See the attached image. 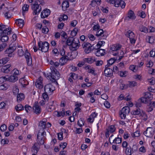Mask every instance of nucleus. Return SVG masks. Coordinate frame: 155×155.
I'll return each mask as SVG.
<instances>
[{
    "label": "nucleus",
    "instance_id": "864d4df0",
    "mask_svg": "<svg viewBox=\"0 0 155 155\" xmlns=\"http://www.w3.org/2000/svg\"><path fill=\"white\" fill-rule=\"evenodd\" d=\"M47 93H48L45 92L44 93L42 94V97L43 98L45 101L46 100L48 101V94H47Z\"/></svg>",
    "mask_w": 155,
    "mask_h": 155
},
{
    "label": "nucleus",
    "instance_id": "c85d7f7f",
    "mask_svg": "<svg viewBox=\"0 0 155 155\" xmlns=\"http://www.w3.org/2000/svg\"><path fill=\"white\" fill-rule=\"evenodd\" d=\"M7 81H8L11 82H15L18 80V77L15 75H13L10 76L8 78H7Z\"/></svg>",
    "mask_w": 155,
    "mask_h": 155
},
{
    "label": "nucleus",
    "instance_id": "1a4fd4ad",
    "mask_svg": "<svg viewBox=\"0 0 155 155\" xmlns=\"http://www.w3.org/2000/svg\"><path fill=\"white\" fill-rule=\"evenodd\" d=\"M143 134L147 137H151L154 134V130L153 128L148 127Z\"/></svg>",
    "mask_w": 155,
    "mask_h": 155
},
{
    "label": "nucleus",
    "instance_id": "e2e57ef3",
    "mask_svg": "<svg viewBox=\"0 0 155 155\" xmlns=\"http://www.w3.org/2000/svg\"><path fill=\"white\" fill-rule=\"evenodd\" d=\"M48 31V29L46 27H45V28H42V32L43 33L47 34Z\"/></svg>",
    "mask_w": 155,
    "mask_h": 155
},
{
    "label": "nucleus",
    "instance_id": "72a5a7b5",
    "mask_svg": "<svg viewBox=\"0 0 155 155\" xmlns=\"http://www.w3.org/2000/svg\"><path fill=\"white\" fill-rule=\"evenodd\" d=\"M125 35L127 36V37L129 38H131V37L133 38L135 36L134 33L130 30L128 31Z\"/></svg>",
    "mask_w": 155,
    "mask_h": 155
},
{
    "label": "nucleus",
    "instance_id": "6e6552de",
    "mask_svg": "<svg viewBox=\"0 0 155 155\" xmlns=\"http://www.w3.org/2000/svg\"><path fill=\"white\" fill-rule=\"evenodd\" d=\"M12 30L10 29V30L8 31V32H6V34H2L1 35H0V40L3 42L5 43L8 41V35H10L11 33Z\"/></svg>",
    "mask_w": 155,
    "mask_h": 155
},
{
    "label": "nucleus",
    "instance_id": "052dcab7",
    "mask_svg": "<svg viewBox=\"0 0 155 155\" xmlns=\"http://www.w3.org/2000/svg\"><path fill=\"white\" fill-rule=\"evenodd\" d=\"M104 104L105 107L107 108H109L110 106V103L108 101H106L104 102Z\"/></svg>",
    "mask_w": 155,
    "mask_h": 155
},
{
    "label": "nucleus",
    "instance_id": "cd10ccee",
    "mask_svg": "<svg viewBox=\"0 0 155 155\" xmlns=\"http://www.w3.org/2000/svg\"><path fill=\"white\" fill-rule=\"evenodd\" d=\"M69 58L68 55H65L61 57L60 59V63L61 65H63L66 63V60H68Z\"/></svg>",
    "mask_w": 155,
    "mask_h": 155
},
{
    "label": "nucleus",
    "instance_id": "aec40b11",
    "mask_svg": "<svg viewBox=\"0 0 155 155\" xmlns=\"http://www.w3.org/2000/svg\"><path fill=\"white\" fill-rule=\"evenodd\" d=\"M105 32L103 31V29H99L97 31L96 34V35L97 37L101 36L104 37L103 39H106L107 36V35L104 34Z\"/></svg>",
    "mask_w": 155,
    "mask_h": 155
},
{
    "label": "nucleus",
    "instance_id": "c03bdc74",
    "mask_svg": "<svg viewBox=\"0 0 155 155\" xmlns=\"http://www.w3.org/2000/svg\"><path fill=\"white\" fill-rule=\"evenodd\" d=\"M117 59L112 58L108 61V63L110 65H112L116 61Z\"/></svg>",
    "mask_w": 155,
    "mask_h": 155
},
{
    "label": "nucleus",
    "instance_id": "de8ad7c7",
    "mask_svg": "<svg viewBox=\"0 0 155 155\" xmlns=\"http://www.w3.org/2000/svg\"><path fill=\"white\" fill-rule=\"evenodd\" d=\"M127 71H121L120 72V73L119 74L121 77H125L127 76Z\"/></svg>",
    "mask_w": 155,
    "mask_h": 155
},
{
    "label": "nucleus",
    "instance_id": "2f4dec72",
    "mask_svg": "<svg viewBox=\"0 0 155 155\" xmlns=\"http://www.w3.org/2000/svg\"><path fill=\"white\" fill-rule=\"evenodd\" d=\"M24 20L21 19H19L16 20V23L20 27H22L24 25Z\"/></svg>",
    "mask_w": 155,
    "mask_h": 155
},
{
    "label": "nucleus",
    "instance_id": "39448f33",
    "mask_svg": "<svg viewBox=\"0 0 155 155\" xmlns=\"http://www.w3.org/2000/svg\"><path fill=\"white\" fill-rule=\"evenodd\" d=\"M46 136V132L43 130L42 132H40V130L38 132L37 135L38 143L40 145H42L44 144V138Z\"/></svg>",
    "mask_w": 155,
    "mask_h": 155
},
{
    "label": "nucleus",
    "instance_id": "603ef678",
    "mask_svg": "<svg viewBox=\"0 0 155 155\" xmlns=\"http://www.w3.org/2000/svg\"><path fill=\"white\" fill-rule=\"evenodd\" d=\"M39 125L43 129L46 127V123L45 121H41L40 122Z\"/></svg>",
    "mask_w": 155,
    "mask_h": 155
},
{
    "label": "nucleus",
    "instance_id": "6ab92c4d",
    "mask_svg": "<svg viewBox=\"0 0 155 155\" xmlns=\"http://www.w3.org/2000/svg\"><path fill=\"white\" fill-rule=\"evenodd\" d=\"M113 71L110 68L105 69L104 71V74L106 76L110 77L113 76Z\"/></svg>",
    "mask_w": 155,
    "mask_h": 155
},
{
    "label": "nucleus",
    "instance_id": "49530a36",
    "mask_svg": "<svg viewBox=\"0 0 155 155\" xmlns=\"http://www.w3.org/2000/svg\"><path fill=\"white\" fill-rule=\"evenodd\" d=\"M70 77L74 80H75L78 78V75L74 73H71L70 74Z\"/></svg>",
    "mask_w": 155,
    "mask_h": 155
},
{
    "label": "nucleus",
    "instance_id": "ea45409f",
    "mask_svg": "<svg viewBox=\"0 0 155 155\" xmlns=\"http://www.w3.org/2000/svg\"><path fill=\"white\" fill-rule=\"evenodd\" d=\"M19 92V89L17 86L14 87L13 88V92L14 94L15 95H17Z\"/></svg>",
    "mask_w": 155,
    "mask_h": 155
},
{
    "label": "nucleus",
    "instance_id": "774afa93",
    "mask_svg": "<svg viewBox=\"0 0 155 155\" xmlns=\"http://www.w3.org/2000/svg\"><path fill=\"white\" fill-rule=\"evenodd\" d=\"M149 82L151 85H153L155 84V79L153 78H151L149 80Z\"/></svg>",
    "mask_w": 155,
    "mask_h": 155
},
{
    "label": "nucleus",
    "instance_id": "8fccbe9b",
    "mask_svg": "<svg viewBox=\"0 0 155 155\" xmlns=\"http://www.w3.org/2000/svg\"><path fill=\"white\" fill-rule=\"evenodd\" d=\"M129 87H132L135 86L137 84V83L135 81L129 82Z\"/></svg>",
    "mask_w": 155,
    "mask_h": 155
},
{
    "label": "nucleus",
    "instance_id": "7ed1b4c3",
    "mask_svg": "<svg viewBox=\"0 0 155 155\" xmlns=\"http://www.w3.org/2000/svg\"><path fill=\"white\" fill-rule=\"evenodd\" d=\"M38 50L44 52H47L48 50L49 44L47 41H39L38 43Z\"/></svg>",
    "mask_w": 155,
    "mask_h": 155
},
{
    "label": "nucleus",
    "instance_id": "7c9ffc66",
    "mask_svg": "<svg viewBox=\"0 0 155 155\" xmlns=\"http://www.w3.org/2000/svg\"><path fill=\"white\" fill-rule=\"evenodd\" d=\"M20 83L24 87L27 85L28 84V82L24 78H21L19 80Z\"/></svg>",
    "mask_w": 155,
    "mask_h": 155
},
{
    "label": "nucleus",
    "instance_id": "bf43d9fd",
    "mask_svg": "<svg viewBox=\"0 0 155 155\" xmlns=\"http://www.w3.org/2000/svg\"><path fill=\"white\" fill-rule=\"evenodd\" d=\"M29 5L27 4H25L22 7L23 12L28 11V9Z\"/></svg>",
    "mask_w": 155,
    "mask_h": 155
},
{
    "label": "nucleus",
    "instance_id": "9d476101",
    "mask_svg": "<svg viewBox=\"0 0 155 155\" xmlns=\"http://www.w3.org/2000/svg\"><path fill=\"white\" fill-rule=\"evenodd\" d=\"M55 90V87L51 84H46L44 87V90L45 92L48 93L51 92H53Z\"/></svg>",
    "mask_w": 155,
    "mask_h": 155
},
{
    "label": "nucleus",
    "instance_id": "2eb2a0df",
    "mask_svg": "<svg viewBox=\"0 0 155 155\" xmlns=\"http://www.w3.org/2000/svg\"><path fill=\"white\" fill-rule=\"evenodd\" d=\"M126 5V4L123 0V2H121V0H115L114 3V6L116 7H119L120 5L122 8H125Z\"/></svg>",
    "mask_w": 155,
    "mask_h": 155
},
{
    "label": "nucleus",
    "instance_id": "423d86ee",
    "mask_svg": "<svg viewBox=\"0 0 155 155\" xmlns=\"http://www.w3.org/2000/svg\"><path fill=\"white\" fill-rule=\"evenodd\" d=\"M80 46V42L79 40L77 38H73V40L70 47V49L73 51L76 50L78 49Z\"/></svg>",
    "mask_w": 155,
    "mask_h": 155
},
{
    "label": "nucleus",
    "instance_id": "4d7b16f0",
    "mask_svg": "<svg viewBox=\"0 0 155 155\" xmlns=\"http://www.w3.org/2000/svg\"><path fill=\"white\" fill-rule=\"evenodd\" d=\"M7 129V126L5 124L1 125V127L0 130L2 132H4Z\"/></svg>",
    "mask_w": 155,
    "mask_h": 155
},
{
    "label": "nucleus",
    "instance_id": "9b49d317",
    "mask_svg": "<svg viewBox=\"0 0 155 155\" xmlns=\"http://www.w3.org/2000/svg\"><path fill=\"white\" fill-rule=\"evenodd\" d=\"M91 44L88 42H84L82 45L83 48L84 49V52L86 54H88L91 52L90 45Z\"/></svg>",
    "mask_w": 155,
    "mask_h": 155
},
{
    "label": "nucleus",
    "instance_id": "a211bd4d",
    "mask_svg": "<svg viewBox=\"0 0 155 155\" xmlns=\"http://www.w3.org/2000/svg\"><path fill=\"white\" fill-rule=\"evenodd\" d=\"M42 78L40 77L35 82L36 86L39 89H41L43 87L42 83Z\"/></svg>",
    "mask_w": 155,
    "mask_h": 155
},
{
    "label": "nucleus",
    "instance_id": "4c0bfd02",
    "mask_svg": "<svg viewBox=\"0 0 155 155\" xmlns=\"http://www.w3.org/2000/svg\"><path fill=\"white\" fill-rule=\"evenodd\" d=\"M9 86L6 84L4 83L0 86V90H7L8 87Z\"/></svg>",
    "mask_w": 155,
    "mask_h": 155
},
{
    "label": "nucleus",
    "instance_id": "13d9d810",
    "mask_svg": "<svg viewBox=\"0 0 155 155\" xmlns=\"http://www.w3.org/2000/svg\"><path fill=\"white\" fill-rule=\"evenodd\" d=\"M25 110L27 112H28V110L30 111L31 109V107L28 105H26L25 107Z\"/></svg>",
    "mask_w": 155,
    "mask_h": 155
},
{
    "label": "nucleus",
    "instance_id": "680f3d73",
    "mask_svg": "<svg viewBox=\"0 0 155 155\" xmlns=\"http://www.w3.org/2000/svg\"><path fill=\"white\" fill-rule=\"evenodd\" d=\"M6 81H7V78L5 77H0V83H2Z\"/></svg>",
    "mask_w": 155,
    "mask_h": 155
},
{
    "label": "nucleus",
    "instance_id": "3c124183",
    "mask_svg": "<svg viewBox=\"0 0 155 155\" xmlns=\"http://www.w3.org/2000/svg\"><path fill=\"white\" fill-rule=\"evenodd\" d=\"M58 116L60 117L61 116H64L65 114V112L64 109H63L62 110L61 112L57 111Z\"/></svg>",
    "mask_w": 155,
    "mask_h": 155
},
{
    "label": "nucleus",
    "instance_id": "c756f323",
    "mask_svg": "<svg viewBox=\"0 0 155 155\" xmlns=\"http://www.w3.org/2000/svg\"><path fill=\"white\" fill-rule=\"evenodd\" d=\"M144 97L149 102L153 98L152 94H151L150 92H147L145 93Z\"/></svg>",
    "mask_w": 155,
    "mask_h": 155
},
{
    "label": "nucleus",
    "instance_id": "a878e982",
    "mask_svg": "<svg viewBox=\"0 0 155 155\" xmlns=\"http://www.w3.org/2000/svg\"><path fill=\"white\" fill-rule=\"evenodd\" d=\"M83 61L84 63L87 62L89 64H91L96 61L94 57H91L90 58H85L83 59Z\"/></svg>",
    "mask_w": 155,
    "mask_h": 155
},
{
    "label": "nucleus",
    "instance_id": "20e7f679",
    "mask_svg": "<svg viewBox=\"0 0 155 155\" xmlns=\"http://www.w3.org/2000/svg\"><path fill=\"white\" fill-rule=\"evenodd\" d=\"M16 47L15 44L13 42L9 45V48L6 49L5 51V54H7L8 57H12L14 56L13 52L16 49Z\"/></svg>",
    "mask_w": 155,
    "mask_h": 155
},
{
    "label": "nucleus",
    "instance_id": "412c9836",
    "mask_svg": "<svg viewBox=\"0 0 155 155\" xmlns=\"http://www.w3.org/2000/svg\"><path fill=\"white\" fill-rule=\"evenodd\" d=\"M149 104L148 105L147 110L149 112L152 111L153 108L155 107V101L151 102H149Z\"/></svg>",
    "mask_w": 155,
    "mask_h": 155
},
{
    "label": "nucleus",
    "instance_id": "58836bf2",
    "mask_svg": "<svg viewBox=\"0 0 155 155\" xmlns=\"http://www.w3.org/2000/svg\"><path fill=\"white\" fill-rule=\"evenodd\" d=\"M24 95L23 94H20L18 95L17 96V100L21 101L22 100L24 99Z\"/></svg>",
    "mask_w": 155,
    "mask_h": 155
},
{
    "label": "nucleus",
    "instance_id": "bb28decb",
    "mask_svg": "<svg viewBox=\"0 0 155 155\" xmlns=\"http://www.w3.org/2000/svg\"><path fill=\"white\" fill-rule=\"evenodd\" d=\"M104 49H100V48H99L95 52V54L98 57H100L104 55Z\"/></svg>",
    "mask_w": 155,
    "mask_h": 155
},
{
    "label": "nucleus",
    "instance_id": "f257e3e1",
    "mask_svg": "<svg viewBox=\"0 0 155 155\" xmlns=\"http://www.w3.org/2000/svg\"><path fill=\"white\" fill-rule=\"evenodd\" d=\"M51 72L44 74L46 77H48L53 82H55L60 78V74L54 68L51 67Z\"/></svg>",
    "mask_w": 155,
    "mask_h": 155
},
{
    "label": "nucleus",
    "instance_id": "f704fd0d",
    "mask_svg": "<svg viewBox=\"0 0 155 155\" xmlns=\"http://www.w3.org/2000/svg\"><path fill=\"white\" fill-rule=\"evenodd\" d=\"M73 40V38L72 37H68L66 41V44L68 46H71L72 43V42Z\"/></svg>",
    "mask_w": 155,
    "mask_h": 155
},
{
    "label": "nucleus",
    "instance_id": "a19ab883",
    "mask_svg": "<svg viewBox=\"0 0 155 155\" xmlns=\"http://www.w3.org/2000/svg\"><path fill=\"white\" fill-rule=\"evenodd\" d=\"M78 29L76 28H74L71 33V35L72 37L75 36L77 33Z\"/></svg>",
    "mask_w": 155,
    "mask_h": 155
},
{
    "label": "nucleus",
    "instance_id": "393cba45",
    "mask_svg": "<svg viewBox=\"0 0 155 155\" xmlns=\"http://www.w3.org/2000/svg\"><path fill=\"white\" fill-rule=\"evenodd\" d=\"M10 67V65L9 64L3 66L1 70L4 73H8L10 71L9 69Z\"/></svg>",
    "mask_w": 155,
    "mask_h": 155
},
{
    "label": "nucleus",
    "instance_id": "c9c22d12",
    "mask_svg": "<svg viewBox=\"0 0 155 155\" xmlns=\"http://www.w3.org/2000/svg\"><path fill=\"white\" fill-rule=\"evenodd\" d=\"M139 30L141 32L146 33L148 32V29L143 25H140L139 28Z\"/></svg>",
    "mask_w": 155,
    "mask_h": 155
},
{
    "label": "nucleus",
    "instance_id": "f8f14e48",
    "mask_svg": "<svg viewBox=\"0 0 155 155\" xmlns=\"http://www.w3.org/2000/svg\"><path fill=\"white\" fill-rule=\"evenodd\" d=\"M25 56L28 65V66H30L32 64V63L31 57L30 53L28 52L27 50L25 51Z\"/></svg>",
    "mask_w": 155,
    "mask_h": 155
},
{
    "label": "nucleus",
    "instance_id": "e433bc0d",
    "mask_svg": "<svg viewBox=\"0 0 155 155\" xmlns=\"http://www.w3.org/2000/svg\"><path fill=\"white\" fill-rule=\"evenodd\" d=\"M69 7V3L68 1H65L63 2L62 7L63 8H64L66 9Z\"/></svg>",
    "mask_w": 155,
    "mask_h": 155
},
{
    "label": "nucleus",
    "instance_id": "b1692460",
    "mask_svg": "<svg viewBox=\"0 0 155 155\" xmlns=\"http://www.w3.org/2000/svg\"><path fill=\"white\" fill-rule=\"evenodd\" d=\"M38 144H39L37 143H35L31 148V151L32 152L35 153H37L39 150V149L38 147Z\"/></svg>",
    "mask_w": 155,
    "mask_h": 155
},
{
    "label": "nucleus",
    "instance_id": "338daca9",
    "mask_svg": "<svg viewBox=\"0 0 155 155\" xmlns=\"http://www.w3.org/2000/svg\"><path fill=\"white\" fill-rule=\"evenodd\" d=\"M100 26L99 25V24H97L95 25L93 27V30L95 31H97L100 29Z\"/></svg>",
    "mask_w": 155,
    "mask_h": 155
},
{
    "label": "nucleus",
    "instance_id": "a18cd8bd",
    "mask_svg": "<svg viewBox=\"0 0 155 155\" xmlns=\"http://www.w3.org/2000/svg\"><path fill=\"white\" fill-rule=\"evenodd\" d=\"M7 45L6 43H3L0 45V52L3 51L4 48L6 47Z\"/></svg>",
    "mask_w": 155,
    "mask_h": 155
},
{
    "label": "nucleus",
    "instance_id": "5fc2aeb1",
    "mask_svg": "<svg viewBox=\"0 0 155 155\" xmlns=\"http://www.w3.org/2000/svg\"><path fill=\"white\" fill-rule=\"evenodd\" d=\"M105 43V42L103 41H98L97 44L95 45L96 46H97V47L100 48L102 45Z\"/></svg>",
    "mask_w": 155,
    "mask_h": 155
},
{
    "label": "nucleus",
    "instance_id": "dca6fc26",
    "mask_svg": "<svg viewBox=\"0 0 155 155\" xmlns=\"http://www.w3.org/2000/svg\"><path fill=\"white\" fill-rule=\"evenodd\" d=\"M50 10L47 8H46L43 10L41 13V17L44 18L45 17H47L50 14Z\"/></svg>",
    "mask_w": 155,
    "mask_h": 155
},
{
    "label": "nucleus",
    "instance_id": "4468645a",
    "mask_svg": "<svg viewBox=\"0 0 155 155\" xmlns=\"http://www.w3.org/2000/svg\"><path fill=\"white\" fill-rule=\"evenodd\" d=\"M11 28H7L5 27V25H2V24H0V35H2V34H6V32H8Z\"/></svg>",
    "mask_w": 155,
    "mask_h": 155
},
{
    "label": "nucleus",
    "instance_id": "6e6d98bb",
    "mask_svg": "<svg viewBox=\"0 0 155 155\" xmlns=\"http://www.w3.org/2000/svg\"><path fill=\"white\" fill-rule=\"evenodd\" d=\"M136 66L133 65H131L129 67V69L130 70L134 72L137 71V69H136Z\"/></svg>",
    "mask_w": 155,
    "mask_h": 155
},
{
    "label": "nucleus",
    "instance_id": "5701e85b",
    "mask_svg": "<svg viewBox=\"0 0 155 155\" xmlns=\"http://www.w3.org/2000/svg\"><path fill=\"white\" fill-rule=\"evenodd\" d=\"M121 47V45L119 44H116L112 45L110 50L112 51H117L119 50Z\"/></svg>",
    "mask_w": 155,
    "mask_h": 155
},
{
    "label": "nucleus",
    "instance_id": "473e14b6",
    "mask_svg": "<svg viewBox=\"0 0 155 155\" xmlns=\"http://www.w3.org/2000/svg\"><path fill=\"white\" fill-rule=\"evenodd\" d=\"M15 108L16 111H20L24 110V107L21 104H18L15 107Z\"/></svg>",
    "mask_w": 155,
    "mask_h": 155
},
{
    "label": "nucleus",
    "instance_id": "09e8293b",
    "mask_svg": "<svg viewBox=\"0 0 155 155\" xmlns=\"http://www.w3.org/2000/svg\"><path fill=\"white\" fill-rule=\"evenodd\" d=\"M127 150V155H131V153L133 152H132V149L130 147H127L126 149V151Z\"/></svg>",
    "mask_w": 155,
    "mask_h": 155
},
{
    "label": "nucleus",
    "instance_id": "ddd939ff",
    "mask_svg": "<svg viewBox=\"0 0 155 155\" xmlns=\"http://www.w3.org/2000/svg\"><path fill=\"white\" fill-rule=\"evenodd\" d=\"M38 104V102H35L33 108L34 112L36 114H38L41 113V110Z\"/></svg>",
    "mask_w": 155,
    "mask_h": 155
},
{
    "label": "nucleus",
    "instance_id": "f03ea898",
    "mask_svg": "<svg viewBox=\"0 0 155 155\" xmlns=\"http://www.w3.org/2000/svg\"><path fill=\"white\" fill-rule=\"evenodd\" d=\"M45 4V2L43 0H36L34 4L31 7L33 11V14L34 15H38L41 10V7L39 5H44Z\"/></svg>",
    "mask_w": 155,
    "mask_h": 155
},
{
    "label": "nucleus",
    "instance_id": "0eeeda50",
    "mask_svg": "<svg viewBox=\"0 0 155 155\" xmlns=\"http://www.w3.org/2000/svg\"><path fill=\"white\" fill-rule=\"evenodd\" d=\"M130 108L128 106L123 107L120 112V114L121 119H125L126 115L129 114L130 112Z\"/></svg>",
    "mask_w": 155,
    "mask_h": 155
},
{
    "label": "nucleus",
    "instance_id": "79ce46f5",
    "mask_svg": "<svg viewBox=\"0 0 155 155\" xmlns=\"http://www.w3.org/2000/svg\"><path fill=\"white\" fill-rule=\"evenodd\" d=\"M139 101L142 103L145 104H147L149 103V102L147 100L145 97H141V98L139 100Z\"/></svg>",
    "mask_w": 155,
    "mask_h": 155
},
{
    "label": "nucleus",
    "instance_id": "69168bd1",
    "mask_svg": "<svg viewBox=\"0 0 155 155\" xmlns=\"http://www.w3.org/2000/svg\"><path fill=\"white\" fill-rule=\"evenodd\" d=\"M18 54L20 56H23L24 54V51L22 49H19L18 50Z\"/></svg>",
    "mask_w": 155,
    "mask_h": 155
},
{
    "label": "nucleus",
    "instance_id": "37998d69",
    "mask_svg": "<svg viewBox=\"0 0 155 155\" xmlns=\"http://www.w3.org/2000/svg\"><path fill=\"white\" fill-rule=\"evenodd\" d=\"M108 131L110 133H112L114 132L115 130V128L114 127V126L113 125H112L110 126L108 128Z\"/></svg>",
    "mask_w": 155,
    "mask_h": 155
},
{
    "label": "nucleus",
    "instance_id": "0e129e2a",
    "mask_svg": "<svg viewBox=\"0 0 155 155\" xmlns=\"http://www.w3.org/2000/svg\"><path fill=\"white\" fill-rule=\"evenodd\" d=\"M2 62H3V64H6L7 62L9 61V58L7 57H5V58H3L1 59Z\"/></svg>",
    "mask_w": 155,
    "mask_h": 155
},
{
    "label": "nucleus",
    "instance_id": "4be33fe9",
    "mask_svg": "<svg viewBox=\"0 0 155 155\" xmlns=\"http://www.w3.org/2000/svg\"><path fill=\"white\" fill-rule=\"evenodd\" d=\"M131 19H135L136 18V16L134 14V12L132 10H130L128 13V16L125 18L126 19L127 18Z\"/></svg>",
    "mask_w": 155,
    "mask_h": 155
},
{
    "label": "nucleus",
    "instance_id": "f3484780",
    "mask_svg": "<svg viewBox=\"0 0 155 155\" xmlns=\"http://www.w3.org/2000/svg\"><path fill=\"white\" fill-rule=\"evenodd\" d=\"M131 114L134 115H140V116L142 117L147 116V115L144 113H140V109L139 108L137 109L136 110L131 112Z\"/></svg>",
    "mask_w": 155,
    "mask_h": 155
}]
</instances>
